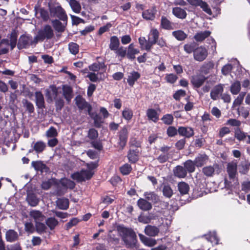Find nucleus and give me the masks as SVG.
<instances>
[{"label": "nucleus", "instance_id": "cd10ccee", "mask_svg": "<svg viewBox=\"0 0 250 250\" xmlns=\"http://www.w3.org/2000/svg\"><path fill=\"white\" fill-rule=\"evenodd\" d=\"M211 32L209 31L206 30L197 33L194 36V39L197 42H202L205 39L210 36Z\"/></svg>", "mask_w": 250, "mask_h": 250}, {"label": "nucleus", "instance_id": "7c9ffc66", "mask_svg": "<svg viewBox=\"0 0 250 250\" xmlns=\"http://www.w3.org/2000/svg\"><path fill=\"white\" fill-rule=\"evenodd\" d=\"M139 236L141 241L146 246L152 247L156 244V241L155 239L147 238L141 234H139Z\"/></svg>", "mask_w": 250, "mask_h": 250}, {"label": "nucleus", "instance_id": "8fccbe9b", "mask_svg": "<svg viewBox=\"0 0 250 250\" xmlns=\"http://www.w3.org/2000/svg\"><path fill=\"white\" fill-rule=\"evenodd\" d=\"M139 53V51L133 47V44H130L128 46V51L127 53V56L129 59H134L135 55Z\"/></svg>", "mask_w": 250, "mask_h": 250}, {"label": "nucleus", "instance_id": "72a5a7b5", "mask_svg": "<svg viewBox=\"0 0 250 250\" xmlns=\"http://www.w3.org/2000/svg\"><path fill=\"white\" fill-rule=\"evenodd\" d=\"M120 45V41L117 36H113L110 38L109 48L111 50H117Z\"/></svg>", "mask_w": 250, "mask_h": 250}, {"label": "nucleus", "instance_id": "2eb2a0df", "mask_svg": "<svg viewBox=\"0 0 250 250\" xmlns=\"http://www.w3.org/2000/svg\"><path fill=\"white\" fill-rule=\"evenodd\" d=\"M208 160V156L205 154H199L195 158L194 162L197 167H201L205 165Z\"/></svg>", "mask_w": 250, "mask_h": 250}, {"label": "nucleus", "instance_id": "774afa93", "mask_svg": "<svg viewBox=\"0 0 250 250\" xmlns=\"http://www.w3.org/2000/svg\"><path fill=\"white\" fill-rule=\"evenodd\" d=\"M178 132V129H177L174 126H169L167 130V133L169 137H173L175 136Z\"/></svg>", "mask_w": 250, "mask_h": 250}, {"label": "nucleus", "instance_id": "5fc2aeb1", "mask_svg": "<svg viewBox=\"0 0 250 250\" xmlns=\"http://www.w3.org/2000/svg\"><path fill=\"white\" fill-rule=\"evenodd\" d=\"M152 219L150 214H141L138 217V221L144 224L149 223Z\"/></svg>", "mask_w": 250, "mask_h": 250}, {"label": "nucleus", "instance_id": "bb28decb", "mask_svg": "<svg viewBox=\"0 0 250 250\" xmlns=\"http://www.w3.org/2000/svg\"><path fill=\"white\" fill-rule=\"evenodd\" d=\"M63 95L66 100L69 102L72 98V89L70 86L64 85L62 86Z\"/></svg>", "mask_w": 250, "mask_h": 250}, {"label": "nucleus", "instance_id": "9b49d317", "mask_svg": "<svg viewBox=\"0 0 250 250\" xmlns=\"http://www.w3.org/2000/svg\"><path fill=\"white\" fill-rule=\"evenodd\" d=\"M206 78L202 75H194L191 77L190 82L195 88H199L205 83Z\"/></svg>", "mask_w": 250, "mask_h": 250}, {"label": "nucleus", "instance_id": "ea45409f", "mask_svg": "<svg viewBox=\"0 0 250 250\" xmlns=\"http://www.w3.org/2000/svg\"><path fill=\"white\" fill-rule=\"evenodd\" d=\"M234 136L239 141H243L247 138V133L242 131L240 128L234 129Z\"/></svg>", "mask_w": 250, "mask_h": 250}, {"label": "nucleus", "instance_id": "c756f323", "mask_svg": "<svg viewBox=\"0 0 250 250\" xmlns=\"http://www.w3.org/2000/svg\"><path fill=\"white\" fill-rule=\"evenodd\" d=\"M173 15L179 19H185L187 16L186 11L180 7H174L172 9Z\"/></svg>", "mask_w": 250, "mask_h": 250}, {"label": "nucleus", "instance_id": "58836bf2", "mask_svg": "<svg viewBox=\"0 0 250 250\" xmlns=\"http://www.w3.org/2000/svg\"><path fill=\"white\" fill-rule=\"evenodd\" d=\"M205 237L208 241L212 244L217 245L218 243V239L215 232H209Z\"/></svg>", "mask_w": 250, "mask_h": 250}, {"label": "nucleus", "instance_id": "49530a36", "mask_svg": "<svg viewBox=\"0 0 250 250\" xmlns=\"http://www.w3.org/2000/svg\"><path fill=\"white\" fill-rule=\"evenodd\" d=\"M240 89L241 84L239 81H236L231 85L230 92L233 95L237 94L240 92Z\"/></svg>", "mask_w": 250, "mask_h": 250}, {"label": "nucleus", "instance_id": "bf43d9fd", "mask_svg": "<svg viewBox=\"0 0 250 250\" xmlns=\"http://www.w3.org/2000/svg\"><path fill=\"white\" fill-rule=\"evenodd\" d=\"M37 14H39V16L44 21H47L49 18L48 11L43 8L40 9Z\"/></svg>", "mask_w": 250, "mask_h": 250}, {"label": "nucleus", "instance_id": "0eeeda50", "mask_svg": "<svg viewBox=\"0 0 250 250\" xmlns=\"http://www.w3.org/2000/svg\"><path fill=\"white\" fill-rule=\"evenodd\" d=\"M129 129V126L125 125L124 126L119 132V145L122 149L126 145Z\"/></svg>", "mask_w": 250, "mask_h": 250}, {"label": "nucleus", "instance_id": "393cba45", "mask_svg": "<svg viewBox=\"0 0 250 250\" xmlns=\"http://www.w3.org/2000/svg\"><path fill=\"white\" fill-rule=\"evenodd\" d=\"M35 97L36 105L39 108H43L45 106L44 100L42 94L40 91H37L35 93Z\"/></svg>", "mask_w": 250, "mask_h": 250}, {"label": "nucleus", "instance_id": "f8f14e48", "mask_svg": "<svg viewBox=\"0 0 250 250\" xmlns=\"http://www.w3.org/2000/svg\"><path fill=\"white\" fill-rule=\"evenodd\" d=\"M178 132L181 136L186 138H189L194 134V130L192 128L188 126H180L178 129Z\"/></svg>", "mask_w": 250, "mask_h": 250}, {"label": "nucleus", "instance_id": "052dcab7", "mask_svg": "<svg viewBox=\"0 0 250 250\" xmlns=\"http://www.w3.org/2000/svg\"><path fill=\"white\" fill-rule=\"evenodd\" d=\"M144 196L148 201H155L158 199L157 195L154 192H145Z\"/></svg>", "mask_w": 250, "mask_h": 250}, {"label": "nucleus", "instance_id": "de8ad7c7", "mask_svg": "<svg viewBox=\"0 0 250 250\" xmlns=\"http://www.w3.org/2000/svg\"><path fill=\"white\" fill-rule=\"evenodd\" d=\"M46 147L45 144L42 141L36 142L33 146L34 149L37 153L42 152Z\"/></svg>", "mask_w": 250, "mask_h": 250}, {"label": "nucleus", "instance_id": "13d9d810", "mask_svg": "<svg viewBox=\"0 0 250 250\" xmlns=\"http://www.w3.org/2000/svg\"><path fill=\"white\" fill-rule=\"evenodd\" d=\"M23 106L26 108V110L30 113H32L34 111L33 104L28 100L24 99L22 101Z\"/></svg>", "mask_w": 250, "mask_h": 250}, {"label": "nucleus", "instance_id": "9d476101", "mask_svg": "<svg viewBox=\"0 0 250 250\" xmlns=\"http://www.w3.org/2000/svg\"><path fill=\"white\" fill-rule=\"evenodd\" d=\"M37 43L35 42V37L33 39L32 36L30 35H22L19 40V45L23 48H26L30 45L36 44Z\"/></svg>", "mask_w": 250, "mask_h": 250}, {"label": "nucleus", "instance_id": "c03bdc74", "mask_svg": "<svg viewBox=\"0 0 250 250\" xmlns=\"http://www.w3.org/2000/svg\"><path fill=\"white\" fill-rule=\"evenodd\" d=\"M122 116L125 120L129 121L133 117L132 110L128 107L125 108L122 111Z\"/></svg>", "mask_w": 250, "mask_h": 250}, {"label": "nucleus", "instance_id": "2f4dec72", "mask_svg": "<svg viewBox=\"0 0 250 250\" xmlns=\"http://www.w3.org/2000/svg\"><path fill=\"white\" fill-rule=\"evenodd\" d=\"M32 165L37 171H40L42 173L47 171V167L41 161L32 162Z\"/></svg>", "mask_w": 250, "mask_h": 250}, {"label": "nucleus", "instance_id": "473e14b6", "mask_svg": "<svg viewBox=\"0 0 250 250\" xmlns=\"http://www.w3.org/2000/svg\"><path fill=\"white\" fill-rule=\"evenodd\" d=\"M52 23L53 27L58 32H62L65 30V25H64L58 20H55L52 21Z\"/></svg>", "mask_w": 250, "mask_h": 250}, {"label": "nucleus", "instance_id": "37998d69", "mask_svg": "<svg viewBox=\"0 0 250 250\" xmlns=\"http://www.w3.org/2000/svg\"><path fill=\"white\" fill-rule=\"evenodd\" d=\"M69 4L72 10L76 13H79L81 10L80 3L76 0H70Z\"/></svg>", "mask_w": 250, "mask_h": 250}, {"label": "nucleus", "instance_id": "c85d7f7f", "mask_svg": "<svg viewBox=\"0 0 250 250\" xmlns=\"http://www.w3.org/2000/svg\"><path fill=\"white\" fill-rule=\"evenodd\" d=\"M159 36V33L157 29H151L148 36V40L150 41V43L152 44L153 45L156 43Z\"/></svg>", "mask_w": 250, "mask_h": 250}, {"label": "nucleus", "instance_id": "09e8293b", "mask_svg": "<svg viewBox=\"0 0 250 250\" xmlns=\"http://www.w3.org/2000/svg\"><path fill=\"white\" fill-rule=\"evenodd\" d=\"M215 168L213 166H207L203 168L202 172L208 177H211L214 173Z\"/></svg>", "mask_w": 250, "mask_h": 250}, {"label": "nucleus", "instance_id": "6ab92c4d", "mask_svg": "<svg viewBox=\"0 0 250 250\" xmlns=\"http://www.w3.org/2000/svg\"><path fill=\"white\" fill-rule=\"evenodd\" d=\"M140 77V74L136 71H133L128 74L127 82L130 86H133L135 82Z\"/></svg>", "mask_w": 250, "mask_h": 250}, {"label": "nucleus", "instance_id": "0e129e2a", "mask_svg": "<svg viewBox=\"0 0 250 250\" xmlns=\"http://www.w3.org/2000/svg\"><path fill=\"white\" fill-rule=\"evenodd\" d=\"M165 78L167 83H174L177 81L178 77L174 74H168L166 75Z\"/></svg>", "mask_w": 250, "mask_h": 250}, {"label": "nucleus", "instance_id": "6e6552de", "mask_svg": "<svg viewBox=\"0 0 250 250\" xmlns=\"http://www.w3.org/2000/svg\"><path fill=\"white\" fill-rule=\"evenodd\" d=\"M208 56V51L204 47L201 46L194 51L193 56L195 60L199 62L203 61Z\"/></svg>", "mask_w": 250, "mask_h": 250}, {"label": "nucleus", "instance_id": "a211bd4d", "mask_svg": "<svg viewBox=\"0 0 250 250\" xmlns=\"http://www.w3.org/2000/svg\"><path fill=\"white\" fill-rule=\"evenodd\" d=\"M137 205L140 209L144 211L149 210L152 208L151 204L143 198H140L138 200Z\"/></svg>", "mask_w": 250, "mask_h": 250}, {"label": "nucleus", "instance_id": "680f3d73", "mask_svg": "<svg viewBox=\"0 0 250 250\" xmlns=\"http://www.w3.org/2000/svg\"><path fill=\"white\" fill-rule=\"evenodd\" d=\"M36 229L39 233H42L45 231L47 228L45 225L42 222H39L35 223Z\"/></svg>", "mask_w": 250, "mask_h": 250}, {"label": "nucleus", "instance_id": "338daca9", "mask_svg": "<svg viewBox=\"0 0 250 250\" xmlns=\"http://www.w3.org/2000/svg\"><path fill=\"white\" fill-rule=\"evenodd\" d=\"M184 50L188 54H190L195 50L194 43H190L186 44L184 46Z\"/></svg>", "mask_w": 250, "mask_h": 250}, {"label": "nucleus", "instance_id": "aec40b11", "mask_svg": "<svg viewBox=\"0 0 250 250\" xmlns=\"http://www.w3.org/2000/svg\"><path fill=\"white\" fill-rule=\"evenodd\" d=\"M139 151L137 148L135 149H130L127 154V158L129 162L132 163H135L139 159Z\"/></svg>", "mask_w": 250, "mask_h": 250}, {"label": "nucleus", "instance_id": "dca6fc26", "mask_svg": "<svg viewBox=\"0 0 250 250\" xmlns=\"http://www.w3.org/2000/svg\"><path fill=\"white\" fill-rule=\"evenodd\" d=\"M174 175L179 178H185L187 174V171L184 167L177 166L173 169Z\"/></svg>", "mask_w": 250, "mask_h": 250}, {"label": "nucleus", "instance_id": "79ce46f5", "mask_svg": "<svg viewBox=\"0 0 250 250\" xmlns=\"http://www.w3.org/2000/svg\"><path fill=\"white\" fill-rule=\"evenodd\" d=\"M45 223L50 230H53L58 226L59 222L54 217H49L45 220Z\"/></svg>", "mask_w": 250, "mask_h": 250}, {"label": "nucleus", "instance_id": "69168bd1", "mask_svg": "<svg viewBox=\"0 0 250 250\" xmlns=\"http://www.w3.org/2000/svg\"><path fill=\"white\" fill-rule=\"evenodd\" d=\"M226 125L239 127L241 125V122L235 119H230L227 121Z\"/></svg>", "mask_w": 250, "mask_h": 250}, {"label": "nucleus", "instance_id": "4c0bfd02", "mask_svg": "<svg viewBox=\"0 0 250 250\" xmlns=\"http://www.w3.org/2000/svg\"><path fill=\"white\" fill-rule=\"evenodd\" d=\"M60 184L63 187L70 189L74 188L75 186V184L73 181L66 178L62 179Z\"/></svg>", "mask_w": 250, "mask_h": 250}, {"label": "nucleus", "instance_id": "a878e982", "mask_svg": "<svg viewBox=\"0 0 250 250\" xmlns=\"http://www.w3.org/2000/svg\"><path fill=\"white\" fill-rule=\"evenodd\" d=\"M69 200L67 198H59L56 201L57 207L62 210H66L69 207Z\"/></svg>", "mask_w": 250, "mask_h": 250}, {"label": "nucleus", "instance_id": "3c124183", "mask_svg": "<svg viewBox=\"0 0 250 250\" xmlns=\"http://www.w3.org/2000/svg\"><path fill=\"white\" fill-rule=\"evenodd\" d=\"M8 41L6 40H2L0 42V55L6 54L8 50Z\"/></svg>", "mask_w": 250, "mask_h": 250}, {"label": "nucleus", "instance_id": "a18cd8bd", "mask_svg": "<svg viewBox=\"0 0 250 250\" xmlns=\"http://www.w3.org/2000/svg\"><path fill=\"white\" fill-rule=\"evenodd\" d=\"M161 25L165 29L171 30L173 29L170 21L165 17H162Z\"/></svg>", "mask_w": 250, "mask_h": 250}, {"label": "nucleus", "instance_id": "412c9836", "mask_svg": "<svg viewBox=\"0 0 250 250\" xmlns=\"http://www.w3.org/2000/svg\"><path fill=\"white\" fill-rule=\"evenodd\" d=\"M18 237L19 235L18 233L13 229H9L6 232L5 238L6 241L8 242H15L18 240Z\"/></svg>", "mask_w": 250, "mask_h": 250}, {"label": "nucleus", "instance_id": "f3484780", "mask_svg": "<svg viewBox=\"0 0 250 250\" xmlns=\"http://www.w3.org/2000/svg\"><path fill=\"white\" fill-rule=\"evenodd\" d=\"M30 216L34 220L35 223L42 222L45 219V216L42 212L37 210H31L30 212Z\"/></svg>", "mask_w": 250, "mask_h": 250}, {"label": "nucleus", "instance_id": "e433bc0d", "mask_svg": "<svg viewBox=\"0 0 250 250\" xmlns=\"http://www.w3.org/2000/svg\"><path fill=\"white\" fill-rule=\"evenodd\" d=\"M178 189L181 194L184 195L188 193L189 187L187 183L184 182H181L178 184Z\"/></svg>", "mask_w": 250, "mask_h": 250}, {"label": "nucleus", "instance_id": "7ed1b4c3", "mask_svg": "<svg viewBox=\"0 0 250 250\" xmlns=\"http://www.w3.org/2000/svg\"><path fill=\"white\" fill-rule=\"evenodd\" d=\"M88 170H82L80 172H75L71 175V178L78 182L84 181L90 179L93 175L92 169L97 167V164L91 163L87 164Z\"/></svg>", "mask_w": 250, "mask_h": 250}, {"label": "nucleus", "instance_id": "ddd939ff", "mask_svg": "<svg viewBox=\"0 0 250 250\" xmlns=\"http://www.w3.org/2000/svg\"><path fill=\"white\" fill-rule=\"evenodd\" d=\"M223 85L221 84L215 86L210 92V97L213 100L218 99L219 95L223 92Z\"/></svg>", "mask_w": 250, "mask_h": 250}, {"label": "nucleus", "instance_id": "864d4df0", "mask_svg": "<svg viewBox=\"0 0 250 250\" xmlns=\"http://www.w3.org/2000/svg\"><path fill=\"white\" fill-rule=\"evenodd\" d=\"M163 194L165 197L170 198L173 195V190L169 185H164L163 188Z\"/></svg>", "mask_w": 250, "mask_h": 250}, {"label": "nucleus", "instance_id": "f704fd0d", "mask_svg": "<svg viewBox=\"0 0 250 250\" xmlns=\"http://www.w3.org/2000/svg\"><path fill=\"white\" fill-rule=\"evenodd\" d=\"M184 167L187 171L189 173H192L195 171V163L191 160H188L184 163Z\"/></svg>", "mask_w": 250, "mask_h": 250}, {"label": "nucleus", "instance_id": "4468645a", "mask_svg": "<svg viewBox=\"0 0 250 250\" xmlns=\"http://www.w3.org/2000/svg\"><path fill=\"white\" fill-rule=\"evenodd\" d=\"M159 229L154 226L147 225L145 229V234L149 236H156L159 233Z\"/></svg>", "mask_w": 250, "mask_h": 250}, {"label": "nucleus", "instance_id": "423d86ee", "mask_svg": "<svg viewBox=\"0 0 250 250\" xmlns=\"http://www.w3.org/2000/svg\"><path fill=\"white\" fill-rule=\"evenodd\" d=\"M191 5L197 7L199 6L202 10L209 15H212V11L208 4L202 0H187Z\"/></svg>", "mask_w": 250, "mask_h": 250}, {"label": "nucleus", "instance_id": "f03ea898", "mask_svg": "<svg viewBox=\"0 0 250 250\" xmlns=\"http://www.w3.org/2000/svg\"><path fill=\"white\" fill-rule=\"evenodd\" d=\"M237 164L235 161H231L227 164V172L230 181H229L227 179H225V184L226 188H230L232 186V182L234 184L237 183Z\"/></svg>", "mask_w": 250, "mask_h": 250}, {"label": "nucleus", "instance_id": "4be33fe9", "mask_svg": "<svg viewBox=\"0 0 250 250\" xmlns=\"http://www.w3.org/2000/svg\"><path fill=\"white\" fill-rule=\"evenodd\" d=\"M139 42L140 44L141 49L149 51L153 45L150 43V41H147L145 37H140L139 39Z\"/></svg>", "mask_w": 250, "mask_h": 250}, {"label": "nucleus", "instance_id": "39448f33", "mask_svg": "<svg viewBox=\"0 0 250 250\" xmlns=\"http://www.w3.org/2000/svg\"><path fill=\"white\" fill-rule=\"evenodd\" d=\"M49 10L53 17H57L63 21H67V16L64 10L60 5L50 7Z\"/></svg>", "mask_w": 250, "mask_h": 250}, {"label": "nucleus", "instance_id": "f257e3e1", "mask_svg": "<svg viewBox=\"0 0 250 250\" xmlns=\"http://www.w3.org/2000/svg\"><path fill=\"white\" fill-rule=\"evenodd\" d=\"M118 230L122 237V239L127 248H133L136 247L137 243L136 235L132 229L119 226Z\"/></svg>", "mask_w": 250, "mask_h": 250}, {"label": "nucleus", "instance_id": "c9c22d12", "mask_svg": "<svg viewBox=\"0 0 250 250\" xmlns=\"http://www.w3.org/2000/svg\"><path fill=\"white\" fill-rule=\"evenodd\" d=\"M172 35L177 40L182 41L187 38V34L181 30H178L172 32Z\"/></svg>", "mask_w": 250, "mask_h": 250}, {"label": "nucleus", "instance_id": "1a4fd4ad", "mask_svg": "<svg viewBox=\"0 0 250 250\" xmlns=\"http://www.w3.org/2000/svg\"><path fill=\"white\" fill-rule=\"evenodd\" d=\"M75 101L76 104L80 109H84L88 112L89 115L90 114V111L92 109V107L84 99L80 96H78L76 97Z\"/></svg>", "mask_w": 250, "mask_h": 250}, {"label": "nucleus", "instance_id": "20e7f679", "mask_svg": "<svg viewBox=\"0 0 250 250\" xmlns=\"http://www.w3.org/2000/svg\"><path fill=\"white\" fill-rule=\"evenodd\" d=\"M54 35V31L51 26L46 25L38 32L37 35L35 37V42H42L45 39H51Z\"/></svg>", "mask_w": 250, "mask_h": 250}, {"label": "nucleus", "instance_id": "4d7b16f0", "mask_svg": "<svg viewBox=\"0 0 250 250\" xmlns=\"http://www.w3.org/2000/svg\"><path fill=\"white\" fill-rule=\"evenodd\" d=\"M161 120L165 124L170 125L173 122V117L171 114H167L163 116Z\"/></svg>", "mask_w": 250, "mask_h": 250}, {"label": "nucleus", "instance_id": "5701e85b", "mask_svg": "<svg viewBox=\"0 0 250 250\" xmlns=\"http://www.w3.org/2000/svg\"><path fill=\"white\" fill-rule=\"evenodd\" d=\"M156 10L154 7H150L145 10L142 14L143 18L147 20H153L155 18Z\"/></svg>", "mask_w": 250, "mask_h": 250}, {"label": "nucleus", "instance_id": "a19ab883", "mask_svg": "<svg viewBox=\"0 0 250 250\" xmlns=\"http://www.w3.org/2000/svg\"><path fill=\"white\" fill-rule=\"evenodd\" d=\"M27 201L28 204L32 207L36 206L39 203V199L34 194L28 195Z\"/></svg>", "mask_w": 250, "mask_h": 250}, {"label": "nucleus", "instance_id": "b1692460", "mask_svg": "<svg viewBox=\"0 0 250 250\" xmlns=\"http://www.w3.org/2000/svg\"><path fill=\"white\" fill-rule=\"evenodd\" d=\"M146 116L149 120L156 123L159 120V114L154 109L149 108L146 111Z\"/></svg>", "mask_w": 250, "mask_h": 250}, {"label": "nucleus", "instance_id": "6e6d98bb", "mask_svg": "<svg viewBox=\"0 0 250 250\" xmlns=\"http://www.w3.org/2000/svg\"><path fill=\"white\" fill-rule=\"evenodd\" d=\"M122 174L123 175H128L132 170L131 166L128 164H125L120 168Z\"/></svg>", "mask_w": 250, "mask_h": 250}, {"label": "nucleus", "instance_id": "603ef678", "mask_svg": "<svg viewBox=\"0 0 250 250\" xmlns=\"http://www.w3.org/2000/svg\"><path fill=\"white\" fill-rule=\"evenodd\" d=\"M68 49L71 54L76 55L79 52V46L75 42H71L68 44Z\"/></svg>", "mask_w": 250, "mask_h": 250}, {"label": "nucleus", "instance_id": "e2e57ef3", "mask_svg": "<svg viewBox=\"0 0 250 250\" xmlns=\"http://www.w3.org/2000/svg\"><path fill=\"white\" fill-rule=\"evenodd\" d=\"M232 69V65L231 64L228 63V64H226L225 65H224L222 67V68L221 69V72H222V73L224 75L226 76L230 73Z\"/></svg>", "mask_w": 250, "mask_h": 250}]
</instances>
